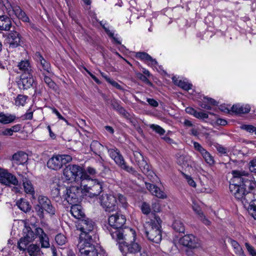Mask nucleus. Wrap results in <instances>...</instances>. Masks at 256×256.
I'll list each match as a JSON object with an SVG mask.
<instances>
[{
	"label": "nucleus",
	"instance_id": "obj_24",
	"mask_svg": "<svg viewBox=\"0 0 256 256\" xmlns=\"http://www.w3.org/2000/svg\"><path fill=\"white\" fill-rule=\"evenodd\" d=\"M232 111L238 114H242L248 113L250 110V108L248 104H236L234 105L232 108Z\"/></svg>",
	"mask_w": 256,
	"mask_h": 256
},
{
	"label": "nucleus",
	"instance_id": "obj_16",
	"mask_svg": "<svg viewBox=\"0 0 256 256\" xmlns=\"http://www.w3.org/2000/svg\"><path fill=\"white\" fill-rule=\"evenodd\" d=\"M193 144L194 149L201 154L203 158L208 164L212 166L214 164V158L209 152L204 149L198 142H194Z\"/></svg>",
	"mask_w": 256,
	"mask_h": 256
},
{
	"label": "nucleus",
	"instance_id": "obj_12",
	"mask_svg": "<svg viewBox=\"0 0 256 256\" xmlns=\"http://www.w3.org/2000/svg\"><path fill=\"white\" fill-rule=\"evenodd\" d=\"M99 200L100 205L106 212H112L118 209L117 198L115 196L102 194Z\"/></svg>",
	"mask_w": 256,
	"mask_h": 256
},
{
	"label": "nucleus",
	"instance_id": "obj_56",
	"mask_svg": "<svg viewBox=\"0 0 256 256\" xmlns=\"http://www.w3.org/2000/svg\"><path fill=\"white\" fill-rule=\"evenodd\" d=\"M245 246L250 255L252 256H256V252L252 246H250L248 243L246 242Z\"/></svg>",
	"mask_w": 256,
	"mask_h": 256
},
{
	"label": "nucleus",
	"instance_id": "obj_20",
	"mask_svg": "<svg viewBox=\"0 0 256 256\" xmlns=\"http://www.w3.org/2000/svg\"><path fill=\"white\" fill-rule=\"evenodd\" d=\"M36 236H37L41 244V246L44 248H48L50 246L49 238L44 230L40 228H35Z\"/></svg>",
	"mask_w": 256,
	"mask_h": 256
},
{
	"label": "nucleus",
	"instance_id": "obj_50",
	"mask_svg": "<svg viewBox=\"0 0 256 256\" xmlns=\"http://www.w3.org/2000/svg\"><path fill=\"white\" fill-rule=\"evenodd\" d=\"M116 196L117 198V200H118V202L122 204V206L124 208H126L128 206V203L126 198L121 194H118Z\"/></svg>",
	"mask_w": 256,
	"mask_h": 256
},
{
	"label": "nucleus",
	"instance_id": "obj_17",
	"mask_svg": "<svg viewBox=\"0 0 256 256\" xmlns=\"http://www.w3.org/2000/svg\"><path fill=\"white\" fill-rule=\"evenodd\" d=\"M18 175L20 176V180L22 181L24 192L26 194L34 195V188L31 181L28 178L26 174H18Z\"/></svg>",
	"mask_w": 256,
	"mask_h": 256
},
{
	"label": "nucleus",
	"instance_id": "obj_7",
	"mask_svg": "<svg viewBox=\"0 0 256 256\" xmlns=\"http://www.w3.org/2000/svg\"><path fill=\"white\" fill-rule=\"evenodd\" d=\"M83 194L90 197L98 196L102 191V183L96 180H90L89 176L82 183Z\"/></svg>",
	"mask_w": 256,
	"mask_h": 256
},
{
	"label": "nucleus",
	"instance_id": "obj_23",
	"mask_svg": "<svg viewBox=\"0 0 256 256\" xmlns=\"http://www.w3.org/2000/svg\"><path fill=\"white\" fill-rule=\"evenodd\" d=\"M108 152L110 157L114 160L115 162L119 166L124 160L123 156L120 154V151L116 148L108 150Z\"/></svg>",
	"mask_w": 256,
	"mask_h": 256
},
{
	"label": "nucleus",
	"instance_id": "obj_13",
	"mask_svg": "<svg viewBox=\"0 0 256 256\" xmlns=\"http://www.w3.org/2000/svg\"><path fill=\"white\" fill-rule=\"evenodd\" d=\"M0 182L6 186H16L18 182L15 176L6 170L0 168Z\"/></svg>",
	"mask_w": 256,
	"mask_h": 256
},
{
	"label": "nucleus",
	"instance_id": "obj_34",
	"mask_svg": "<svg viewBox=\"0 0 256 256\" xmlns=\"http://www.w3.org/2000/svg\"><path fill=\"white\" fill-rule=\"evenodd\" d=\"M20 70L24 72V73H32L30 62L27 60H22L18 64Z\"/></svg>",
	"mask_w": 256,
	"mask_h": 256
},
{
	"label": "nucleus",
	"instance_id": "obj_6",
	"mask_svg": "<svg viewBox=\"0 0 256 256\" xmlns=\"http://www.w3.org/2000/svg\"><path fill=\"white\" fill-rule=\"evenodd\" d=\"M77 248L80 256H98L100 248L94 244L92 240L82 239L78 240Z\"/></svg>",
	"mask_w": 256,
	"mask_h": 256
},
{
	"label": "nucleus",
	"instance_id": "obj_46",
	"mask_svg": "<svg viewBox=\"0 0 256 256\" xmlns=\"http://www.w3.org/2000/svg\"><path fill=\"white\" fill-rule=\"evenodd\" d=\"M55 240L58 245L62 246L66 242V238L64 235L60 234L56 236Z\"/></svg>",
	"mask_w": 256,
	"mask_h": 256
},
{
	"label": "nucleus",
	"instance_id": "obj_21",
	"mask_svg": "<svg viewBox=\"0 0 256 256\" xmlns=\"http://www.w3.org/2000/svg\"><path fill=\"white\" fill-rule=\"evenodd\" d=\"M7 40L10 47L16 48L20 45L21 39L18 32L12 31L9 34Z\"/></svg>",
	"mask_w": 256,
	"mask_h": 256
},
{
	"label": "nucleus",
	"instance_id": "obj_27",
	"mask_svg": "<svg viewBox=\"0 0 256 256\" xmlns=\"http://www.w3.org/2000/svg\"><path fill=\"white\" fill-rule=\"evenodd\" d=\"M36 60L40 63L43 70L48 72H50V66L48 62L45 60L40 52H36L35 54Z\"/></svg>",
	"mask_w": 256,
	"mask_h": 256
},
{
	"label": "nucleus",
	"instance_id": "obj_53",
	"mask_svg": "<svg viewBox=\"0 0 256 256\" xmlns=\"http://www.w3.org/2000/svg\"><path fill=\"white\" fill-rule=\"evenodd\" d=\"M241 128L250 132H254L256 134V128L252 125L244 124L242 126Z\"/></svg>",
	"mask_w": 256,
	"mask_h": 256
},
{
	"label": "nucleus",
	"instance_id": "obj_31",
	"mask_svg": "<svg viewBox=\"0 0 256 256\" xmlns=\"http://www.w3.org/2000/svg\"><path fill=\"white\" fill-rule=\"evenodd\" d=\"M16 116L12 114H5L4 112L0 113V123L8 124L13 122L16 119Z\"/></svg>",
	"mask_w": 256,
	"mask_h": 256
},
{
	"label": "nucleus",
	"instance_id": "obj_57",
	"mask_svg": "<svg viewBox=\"0 0 256 256\" xmlns=\"http://www.w3.org/2000/svg\"><path fill=\"white\" fill-rule=\"evenodd\" d=\"M192 208L194 210V211L198 216L200 214V213H202V211L200 207L199 206L196 204L195 201L192 202Z\"/></svg>",
	"mask_w": 256,
	"mask_h": 256
},
{
	"label": "nucleus",
	"instance_id": "obj_60",
	"mask_svg": "<svg viewBox=\"0 0 256 256\" xmlns=\"http://www.w3.org/2000/svg\"><path fill=\"white\" fill-rule=\"evenodd\" d=\"M106 80L110 83L112 86L116 87V88L118 89H121V86L116 82L112 80L110 78L108 77H105Z\"/></svg>",
	"mask_w": 256,
	"mask_h": 256
},
{
	"label": "nucleus",
	"instance_id": "obj_3",
	"mask_svg": "<svg viewBox=\"0 0 256 256\" xmlns=\"http://www.w3.org/2000/svg\"><path fill=\"white\" fill-rule=\"evenodd\" d=\"M82 189V185L80 184H73L68 188L58 184L52 186V195L55 198H64L70 204H74L81 200L83 194Z\"/></svg>",
	"mask_w": 256,
	"mask_h": 256
},
{
	"label": "nucleus",
	"instance_id": "obj_63",
	"mask_svg": "<svg viewBox=\"0 0 256 256\" xmlns=\"http://www.w3.org/2000/svg\"><path fill=\"white\" fill-rule=\"evenodd\" d=\"M119 112L120 114L123 116L124 117L128 118V114L126 112V110L121 106L116 110Z\"/></svg>",
	"mask_w": 256,
	"mask_h": 256
},
{
	"label": "nucleus",
	"instance_id": "obj_15",
	"mask_svg": "<svg viewBox=\"0 0 256 256\" xmlns=\"http://www.w3.org/2000/svg\"><path fill=\"white\" fill-rule=\"evenodd\" d=\"M180 242L184 246L192 248H198L201 246L200 240L192 234L185 235Z\"/></svg>",
	"mask_w": 256,
	"mask_h": 256
},
{
	"label": "nucleus",
	"instance_id": "obj_47",
	"mask_svg": "<svg viewBox=\"0 0 256 256\" xmlns=\"http://www.w3.org/2000/svg\"><path fill=\"white\" fill-rule=\"evenodd\" d=\"M150 128L160 135H162L165 133V130L158 125L152 124L150 125Z\"/></svg>",
	"mask_w": 256,
	"mask_h": 256
},
{
	"label": "nucleus",
	"instance_id": "obj_52",
	"mask_svg": "<svg viewBox=\"0 0 256 256\" xmlns=\"http://www.w3.org/2000/svg\"><path fill=\"white\" fill-rule=\"evenodd\" d=\"M141 210L143 214H148L150 213V205L146 203V202H143L142 207Z\"/></svg>",
	"mask_w": 256,
	"mask_h": 256
},
{
	"label": "nucleus",
	"instance_id": "obj_25",
	"mask_svg": "<svg viewBox=\"0 0 256 256\" xmlns=\"http://www.w3.org/2000/svg\"><path fill=\"white\" fill-rule=\"evenodd\" d=\"M172 80L176 85L186 90H188L192 88V84L189 83L186 80H179L176 76H173Z\"/></svg>",
	"mask_w": 256,
	"mask_h": 256
},
{
	"label": "nucleus",
	"instance_id": "obj_45",
	"mask_svg": "<svg viewBox=\"0 0 256 256\" xmlns=\"http://www.w3.org/2000/svg\"><path fill=\"white\" fill-rule=\"evenodd\" d=\"M6 0V2H4V6L7 10V12L10 16H14V12L15 6H12L8 1L7 0Z\"/></svg>",
	"mask_w": 256,
	"mask_h": 256
},
{
	"label": "nucleus",
	"instance_id": "obj_62",
	"mask_svg": "<svg viewBox=\"0 0 256 256\" xmlns=\"http://www.w3.org/2000/svg\"><path fill=\"white\" fill-rule=\"evenodd\" d=\"M104 28V29L106 34L114 38V40L118 44H120V42L114 36V33L110 32L108 28H106L104 26H103Z\"/></svg>",
	"mask_w": 256,
	"mask_h": 256
},
{
	"label": "nucleus",
	"instance_id": "obj_36",
	"mask_svg": "<svg viewBox=\"0 0 256 256\" xmlns=\"http://www.w3.org/2000/svg\"><path fill=\"white\" fill-rule=\"evenodd\" d=\"M28 252L30 256H38L40 254V248L36 244H30L27 248Z\"/></svg>",
	"mask_w": 256,
	"mask_h": 256
},
{
	"label": "nucleus",
	"instance_id": "obj_14",
	"mask_svg": "<svg viewBox=\"0 0 256 256\" xmlns=\"http://www.w3.org/2000/svg\"><path fill=\"white\" fill-rule=\"evenodd\" d=\"M34 82L32 73H24L21 76L20 79L18 81V87L21 90H26L30 88Z\"/></svg>",
	"mask_w": 256,
	"mask_h": 256
},
{
	"label": "nucleus",
	"instance_id": "obj_37",
	"mask_svg": "<svg viewBox=\"0 0 256 256\" xmlns=\"http://www.w3.org/2000/svg\"><path fill=\"white\" fill-rule=\"evenodd\" d=\"M92 150L96 154H99L103 148V146L98 142L93 140L90 144Z\"/></svg>",
	"mask_w": 256,
	"mask_h": 256
},
{
	"label": "nucleus",
	"instance_id": "obj_19",
	"mask_svg": "<svg viewBox=\"0 0 256 256\" xmlns=\"http://www.w3.org/2000/svg\"><path fill=\"white\" fill-rule=\"evenodd\" d=\"M145 184L146 188L152 194L161 199H165L167 198L166 194L162 190H161L157 186L148 182H146Z\"/></svg>",
	"mask_w": 256,
	"mask_h": 256
},
{
	"label": "nucleus",
	"instance_id": "obj_35",
	"mask_svg": "<svg viewBox=\"0 0 256 256\" xmlns=\"http://www.w3.org/2000/svg\"><path fill=\"white\" fill-rule=\"evenodd\" d=\"M16 205L20 210L24 212H27L30 209L29 203L22 198L17 201Z\"/></svg>",
	"mask_w": 256,
	"mask_h": 256
},
{
	"label": "nucleus",
	"instance_id": "obj_61",
	"mask_svg": "<svg viewBox=\"0 0 256 256\" xmlns=\"http://www.w3.org/2000/svg\"><path fill=\"white\" fill-rule=\"evenodd\" d=\"M147 102L150 106L153 107H157L158 105V102L153 98H148Z\"/></svg>",
	"mask_w": 256,
	"mask_h": 256
},
{
	"label": "nucleus",
	"instance_id": "obj_64",
	"mask_svg": "<svg viewBox=\"0 0 256 256\" xmlns=\"http://www.w3.org/2000/svg\"><path fill=\"white\" fill-rule=\"evenodd\" d=\"M217 150L221 154H226L227 150L221 145H218L216 146Z\"/></svg>",
	"mask_w": 256,
	"mask_h": 256
},
{
	"label": "nucleus",
	"instance_id": "obj_10",
	"mask_svg": "<svg viewBox=\"0 0 256 256\" xmlns=\"http://www.w3.org/2000/svg\"><path fill=\"white\" fill-rule=\"evenodd\" d=\"M38 203L35 206L37 214L40 218L44 216V210L50 214H54L55 209L52 206L50 200L46 196H40L38 198Z\"/></svg>",
	"mask_w": 256,
	"mask_h": 256
},
{
	"label": "nucleus",
	"instance_id": "obj_51",
	"mask_svg": "<svg viewBox=\"0 0 256 256\" xmlns=\"http://www.w3.org/2000/svg\"><path fill=\"white\" fill-rule=\"evenodd\" d=\"M119 166L128 172L134 173L136 172L132 167L126 165L124 160L122 162L121 164H120Z\"/></svg>",
	"mask_w": 256,
	"mask_h": 256
},
{
	"label": "nucleus",
	"instance_id": "obj_9",
	"mask_svg": "<svg viewBox=\"0 0 256 256\" xmlns=\"http://www.w3.org/2000/svg\"><path fill=\"white\" fill-rule=\"evenodd\" d=\"M136 237L128 240L125 239V234L124 235V239L122 240H116L118 244V247L120 252L124 254H135L140 252L141 246L135 242Z\"/></svg>",
	"mask_w": 256,
	"mask_h": 256
},
{
	"label": "nucleus",
	"instance_id": "obj_8",
	"mask_svg": "<svg viewBox=\"0 0 256 256\" xmlns=\"http://www.w3.org/2000/svg\"><path fill=\"white\" fill-rule=\"evenodd\" d=\"M94 223L88 218H84L78 220L76 227L82 232L80 234L79 240H92L90 235L94 228Z\"/></svg>",
	"mask_w": 256,
	"mask_h": 256
},
{
	"label": "nucleus",
	"instance_id": "obj_33",
	"mask_svg": "<svg viewBox=\"0 0 256 256\" xmlns=\"http://www.w3.org/2000/svg\"><path fill=\"white\" fill-rule=\"evenodd\" d=\"M177 163L182 167L190 165V158L188 155H180L177 158Z\"/></svg>",
	"mask_w": 256,
	"mask_h": 256
},
{
	"label": "nucleus",
	"instance_id": "obj_22",
	"mask_svg": "<svg viewBox=\"0 0 256 256\" xmlns=\"http://www.w3.org/2000/svg\"><path fill=\"white\" fill-rule=\"evenodd\" d=\"M71 204L72 206L70 212L72 216L78 220L84 218V214L83 212L82 206L78 204V203Z\"/></svg>",
	"mask_w": 256,
	"mask_h": 256
},
{
	"label": "nucleus",
	"instance_id": "obj_41",
	"mask_svg": "<svg viewBox=\"0 0 256 256\" xmlns=\"http://www.w3.org/2000/svg\"><path fill=\"white\" fill-rule=\"evenodd\" d=\"M26 230L24 233L26 234L24 237L30 242L33 241L35 239V232H33L30 228H26Z\"/></svg>",
	"mask_w": 256,
	"mask_h": 256
},
{
	"label": "nucleus",
	"instance_id": "obj_26",
	"mask_svg": "<svg viewBox=\"0 0 256 256\" xmlns=\"http://www.w3.org/2000/svg\"><path fill=\"white\" fill-rule=\"evenodd\" d=\"M13 160L18 164L26 163L28 160V156L22 152H19L12 156Z\"/></svg>",
	"mask_w": 256,
	"mask_h": 256
},
{
	"label": "nucleus",
	"instance_id": "obj_28",
	"mask_svg": "<svg viewBox=\"0 0 256 256\" xmlns=\"http://www.w3.org/2000/svg\"><path fill=\"white\" fill-rule=\"evenodd\" d=\"M12 26V22L9 18L6 16H0V30H9Z\"/></svg>",
	"mask_w": 256,
	"mask_h": 256
},
{
	"label": "nucleus",
	"instance_id": "obj_59",
	"mask_svg": "<svg viewBox=\"0 0 256 256\" xmlns=\"http://www.w3.org/2000/svg\"><path fill=\"white\" fill-rule=\"evenodd\" d=\"M194 116L198 118L204 119L208 118V114L205 112L196 111Z\"/></svg>",
	"mask_w": 256,
	"mask_h": 256
},
{
	"label": "nucleus",
	"instance_id": "obj_40",
	"mask_svg": "<svg viewBox=\"0 0 256 256\" xmlns=\"http://www.w3.org/2000/svg\"><path fill=\"white\" fill-rule=\"evenodd\" d=\"M198 192H204L206 194H211L214 192V190L207 183L204 182L201 183V186L197 189Z\"/></svg>",
	"mask_w": 256,
	"mask_h": 256
},
{
	"label": "nucleus",
	"instance_id": "obj_42",
	"mask_svg": "<svg viewBox=\"0 0 256 256\" xmlns=\"http://www.w3.org/2000/svg\"><path fill=\"white\" fill-rule=\"evenodd\" d=\"M30 242L24 237L22 238L18 242V248L21 250H24L26 249L28 244Z\"/></svg>",
	"mask_w": 256,
	"mask_h": 256
},
{
	"label": "nucleus",
	"instance_id": "obj_44",
	"mask_svg": "<svg viewBox=\"0 0 256 256\" xmlns=\"http://www.w3.org/2000/svg\"><path fill=\"white\" fill-rule=\"evenodd\" d=\"M26 96L23 95H18L15 100V104L17 106H24L26 104Z\"/></svg>",
	"mask_w": 256,
	"mask_h": 256
},
{
	"label": "nucleus",
	"instance_id": "obj_32",
	"mask_svg": "<svg viewBox=\"0 0 256 256\" xmlns=\"http://www.w3.org/2000/svg\"><path fill=\"white\" fill-rule=\"evenodd\" d=\"M217 104L216 102L210 98L204 97L203 102L200 104V106L204 109L210 110L212 106H216Z\"/></svg>",
	"mask_w": 256,
	"mask_h": 256
},
{
	"label": "nucleus",
	"instance_id": "obj_38",
	"mask_svg": "<svg viewBox=\"0 0 256 256\" xmlns=\"http://www.w3.org/2000/svg\"><path fill=\"white\" fill-rule=\"evenodd\" d=\"M137 165L144 174L148 175L151 172L150 170V166L144 160L138 163Z\"/></svg>",
	"mask_w": 256,
	"mask_h": 256
},
{
	"label": "nucleus",
	"instance_id": "obj_4",
	"mask_svg": "<svg viewBox=\"0 0 256 256\" xmlns=\"http://www.w3.org/2000/svg\"><path fill=\"white\" fill-rule=\"evenodd\" d=\"M63 176L68 182L80 185L88 178L82 168L77 164L67 166L63 170Z\"/></svg>",
	"mask_w": 256,
	"mask_h": 256
},
{
	"label": "nucleus",
	"instance_id": "obj_43",
	"mask_svg": "<svg viewBox=\"0 0 256 256\" xmlns=\"http://www.w3.org/2000/svg\"><path fill=\"white\" fill-rule=\"evenodd\" d=\"M44 82L50 88L55 91L56 90V84L50 78L47 76H44Z\"/></svg>",
	"mask_w": 256,
	"mask_h": 256
},
{
	"label": "nucleus",
	"instance_id": "obj_48",
	"mask_svg": "<svg viewBox=\"0 0 256 256\" xmlns=\"http://www.w3.org/2000/svg\"><path fill=\"white\" fill-rule=\"evenodd\" d=\"M133 160L135 162L136 164L144 160L142 154L138 151L133 152Z\"/></svg>",
	"mask_w": 256,
	"mask_h": 256
},
{
	"label": "nucleus",
	"instance_id": "obj_58",
	"mask_svg": "<svg viewBox=\"0 0 256 256\" xmlns=\"http://www.w3.org/2000/svg\"><path fill=\"white\" fill-rule=\"evenodd\" d=\"M138 76V77L140 80H142V81L145 82L147 84H148V85L152 86V83L148 80V78H147V77L140 74V73H139L137 74Z\"/></svg>",
	"mask_w": 256,
	"mask_h": 256
},
{
	"label": "nucleus",
	"instance_id": "obj_18",
	"mask_svg": "<svg viewBox=\"0 0 256 256\" xmlns=\"http://www.w3.org/2000/svg\"><path fill=\"white\" fill-rule=\"evenodd\" d=\"M135 56L137 58L144 61L148 66L154 67L157 65V62L152 58L148 54L144 52H138L135 53Z\"/></svg>",
	"mask_w": 256,
	"mask_h": 256
},
{
	"label": "nucleus",
	"instance_id": "obj_54",
	"mask_svg": "<svg viewBox=\"0 0 256 256\" xmlns=\"http://www.w3.org/2000/svg\"><path fill=\"white\" fill-rule=\"evenodd\" d=\"M199 220L206 226H209L210 224V222L206 218L203 212L200 213L198 216Z\"/></svg>",
	"mask_w": 256,
	"mask_h": 256
},
{
	"label": "nucleus",
	"instance_id": "obj_11",
	"mask_svg": "<svg viewBox=\"0 0 256 256\" xmlns=\"http://www.w3.org/2000/svg\"><path fill=\"white\" fill-rule=\"evenodd\" d=\"M72 160L70 156L68 154H57L53 156L47 162V166L50 169L58 170L64 165Z\"/></svg>",
	"mask_w": 256,
	"mask_h": 256
},
{
	"label": "nucleus",
	"instance_id": "obj_29",
	"mask_svg": "<svg viewBox=\"0 0 256 256\" xmlns=\"http://www.w3.org/2000/svg\"><path fill=\"white\" fill-rule=\"evenodd\" d=\"M228 242L234 248V252L238 256H245L242 248L237 242L231 238H229Z\"/></svg>",
	"mask_w": 256,
	"mask_h": 256
},
{
	"label": "nucleus",
	"instance_id": "obj_30",
	"mask_svg": "<svg viewBox=\"0 0 256 256\" xmlns=\"http://www.w3.org/2000/svg\"><path fill=\"white\" fill-rule=\"evenodd\" d=\"M16 16L18 18L21 20L23 22H28L29 18L26 16L25 12L22 11L20 6H15L14 12V16Z\"/></svg>",
	"mask_w": 256,
	"mask_h": 256
},
{
	"label": "nucleus",
	"instance_id": "obj_2",
	"mask_svg": "<svg viewBox=\"0 0 256 256\" xmlns=\"http://www.w3.org/2000/svg\"><path fill=\"white\" fill-rule=\"evenodd\" d=\"M108 224L111 228L109 230L110 234L114 240H122L124 239L125 234V239L129 240L132 238L134 239L136 236V232L130 228H126L120 229L126 222L124 215L116 213L110 215L108 219Z\"/></svg>",
	"mask_w": 256,
	"mask_h": 256
},
{
	"label": "nucleus",
	"instance_id": "obj_5",
	"mask_svg": "<svg viewBox=\"0 0 256 256\" xmlns=\"http://www.w3.org/2000/svg\"><path fill=\"white\" fill-rule=\"evenodd\" d=\"M161 222L160 218L154 216V218L147 222L144 226L145 233L148 239L156 244H159L162 239Z\"/></svg>",
	"mask_w": 256,
	"mask_h": 256
},
{
	"label": "nucleus",
	"instance_id": "obj_39",
	"mask_svg": "<svg viewBox=\"0 0 256 256\" xmlns=\"http://www.w3.org/2000/svg\"><path fill=\"white\" fill-rule=\"evenodd\" d=\"M173 228L179 232H184V226L180 220H176L172 224Z\"/></svg>",
	"mask_w": 256,
	"mask_h": 256
},
{
	"label": "nucleus",
	"instance_id": "obj_55",
	"mask_svg": "<svg viewBox=\"0 0 256 256\" xmlns=\"http://www.w3.org/2000/svg\"><path fill=\"white\" fill-rule=\"evenodd\" d=\"M249 169L252 172H256V157L249 162Z\"/></svg>",
	"mask_w": 256,
	"mask_h": 256
},
{
	"label": "nucleus",
	"instance_id": "obj_1",
	"mask_svg": "<svg viewBox=\"0 0 256 256\" xmlns=\"http://www.w3.org/2000/svg\"><path fill=\"white\" fill-rule=\"evenodd\" d=\"M234 184H230V190L236 198L239 200L248 211L256 220V182L248 177V172L235 170L232 172Z\"/></svg>",
	"mask_w": 256,
	"mask_h": 256
},
{
	"label": "nucleus",
	"instance_id": "obj_49",
	"mask_svg": "<svg viewBox=\"0 0 256 256\" xmlns=\"http://www.w3.org/2000/svg\"><path fill=\"white\" fill-rule=\"evenodd\" d=\"M182 174H183L184 178L186 180V182L188 183V184L190 186L196 188V182L194 180V179L192 178L191 176H188V175L184 173Z\"/></svg>",
	"mask_w": 256,
	"mask_h": 256
}]
</instances>
